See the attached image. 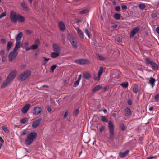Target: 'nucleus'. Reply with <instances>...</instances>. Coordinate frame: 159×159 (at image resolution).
Segmentation results:
<instances>
[{"label":"nucleus","instance_id":"1","mask_svg":"<svg viewBox=\"0 0 159 159\" xmlns=\"http://www.w3.org/2000/svg\"><path fill=\"white\" fill-rule=\"evenodd\" d=\"M16 70H13L11 71L8 75L7 78L3 82L1 85V88H4L10 82L13 80L16 77Z\"/></svg>","mask_w":159,"mask_h":159},{"label":"nucleus","instance_id":"2","mask_svg":"<svg viewBox=\"0 0 159 159\" xmlns=\"http://www.w3.org/2000/svg\"><path fill=\"white\" fill-rule=\"evenodd\" d=\"M37 136V133L35 132H31L29 133L27 137L25 139V144L30 145L32 143L34 140L35 139Z\"/></svg>","mask_w":159,"mask_h":159},{"label":"nucleus","instance_id":"3","mask_svg":"<svg viewBox=\"0 0 159 159\" xmlns=\"http://www.w3.org/2000/svg\"><path fill=\"white\" fill-rule=\"evenodd\" d=\"M31 72L30 70L25 71L20 74L18 77V79L20 81H23L28 78L31 74Z\"/></svg>","mask_w":159,"mask_h":159},{"label":"nucleus","instance_id":"4","mask_svg":"<svg viewBox=\"0 0 159 159\" xmlns=\"http://www.w3.org/2000/svg\"><path fill=\"white\" fill-rule=\"evenodd\" d=\"M68 37L72 46L75 48H78V44L75 37L70 33L68 34Z\"/></svg>","mask_w":159,"mask_h":159},{"label":"nucleus","instance_id":"5","mask_svg":"<svg viewBox=\"0 0 159 159\" xmlns=\"http://www.w3.org/2000/svg\"><path fill=\"white\" fill-rule=\"evenodd\" d=\"M108 128L110 132V138L113 139L114 136V126L112 122L110 121L108 122Z\"/></svg>","mask_w":159,"mask_h":159},{"label":"nucleus","instance_id":"6","mask_svg":"<svg viewBox=\"0 0 159 159\" xmlns=\"http://www.w3.org/2000/svg\"><path fill=\"white\" fill-rule=\"evenodd\" d=\"M10 18L11 21L14 23H16L17 21L18 15L13 11L11 12Z\"/></svg>","mask_w":159,"mask_h":159},{"label":"nucleus","instance_id":"7","mask_svg":"<svg viewBox=\"0 0 159 159\" xmlns=\"http://www.w3.org/2000/svg\"><path fill=\"white\" fill-rule=\"evenodd\" d=\"M17 53L16 52H14L13 50L11 52L9 55L8 58L10 61H12L15 60L17 55Z\"/></svg>","mask_w":159,"mask_h":159},{"label":"nucleus","instance_id":"8","mask_svg":"<svg viewBox=\"0 0 159 159\" xmlns=\"http://www.w3.org/2000/svg\"><path fill=\"white\" fill-rule=\"evenodd\" d=\"M75 62L77 64L83 65L87 63V60L85 59H81L75 60Z\"/></svg>","mask_w":159,"mask_h":159},{"label":"nucleus","instance_id":"9","mask_svg":"<svg viewBox=\"0 0 159 159\" xmlns=\"http://www.w3.org/2000/svg\"><path fill=\"white\" fill-rule=\"evenodd\" d=\"M103 72V68L102 66H101L100 67V68L98 71V77H95L94 80H98V81L100 79L101 76Z\"/></svg>","mask_w":159,"mask_h":159},{"label":"nucleus","instance_id":"10","mask_svg":"<svg viewBox=\"0 0 159 159\" xmlns=\"http://www.w3.org/2000/svg\"><path fill=\"white\" fill-rule=\"evenodd\" d=\"M42 120L41 118H39L35 120L32 124V127L33 128H36L40 124Z\"/></svg>","mask_w":159,"mask_h":159},{"label":"nucleus","instance_id":"11","mask_svg":"<svg viewBox=\"0 0 159 159\" xmlns=\"http://www.w3.org/2000/svg\"><path fill=\"white\" fill-rule=\"evenodd\" d=\"M30 107V105L29 104H27L24 106L21 109L22 112L24 113H26Z\"/></svg>","mask_w":159,"mask_h":159},{"label":"nucleus","instance_id":"12","mask_svg":"<svg viewBox=\"0 0 159 159\" xmlns=\"http://www.w3.org/2000/svg\"><path fill=\"white\" fill-rule=\"evenodd\" d=\"M34 114L35 115H37L41 112L42 109L40 107H36L34 108Z\"/></svg>","mask_w":159,"mask_h":159},{"label":"nucleus","instance_id":"13","mask_svg":"<svg viewBox=\"0 0 159 159\" xmlns=\"http://www.w3.org/2000/svg\"><path fill=\"white\" fill-rule=\"evenodd\" d=\"M124 111L125 113V115L127 116H130L132 114V112L130 108L127 107H126L125 110Z\"/></svg>","mask_w":159,"mask_h":159},{"label":"nucleus","instance_id":"14","mask_svg":"<svg viewBox=\"0 0 159 159\" xmlns=\"http://www.w3.org/2000/svg\"><path fill=\"white\" fill-rule=\"evenodd\" d=\"M139 28L138 27H136L134 28L131 32L130 37H132L139 30Z\"/></svg>","mask_w":159,"mask_h":159},{"label":"nucleus","instance_id":"15","mask_svg":"<svg viewBox=\"0 0 159 159\" xmlns=\"http://www.w3.org/2000/svg\"><path fill=\"white\" fill-rule=\"evenodd\" d=\"M82 76L81 75H79V77L78 78V79L77 80L75 81L74 83L73 86L74 87H76L79 84L81 80V78Z\"/></svg>","mask_w":159,"mask_h":159},{"label":"nucleus","instance_id":"16","mask_svg":"<svg viewBox=\"0 0 159 159\" xmlns=\"http://www.w3.org/2000/svg\"><path fill=\"white\" fill-rule=\"evenodd\" d=\"M53 48L55 52L59 53L60 51V48L55 43H54L53 44Z\"/></svg>","mask_w":159,"mask_h":159},{"label":"nucleus","instance_id":"17","mask_svg":"<svg viewBox=\"0 0 159 159\" xmlns=\"http://www.w3.org/2000/svg\"><path fill=\"white\" fill-rule=\"evenodd\" d=\"M21 46L20 41H16L15 47L13 50L14 52H16L18 48H19Z\"/></svg>","mask_w":159,"mask_h":159},{"label":"nucleus","instance_id":"18","mask_svg":"<svg viewBox=\"0 0 159 159\" xmlns=\"http://www.w3.org/2000/svg\"><path fill=\"white\" fill-rule=\"evenodd\" d=\"M23 36V33L22 32H20L16 37V41H20V40Z\"/></svg>","mask_w":159,"mask_h":159},{"label":"nucleus","instance_id":"19","mask_svg":"<svg viewBox=\"0 0 159 159\" xmlns=\"http://www.w3.org/2000/svg\"><path fill=\"white\" fill-rule=\"evenodd\" d=\"M129 150H127L125 152H120L119 154V156L121 158H123L125 157L129 152Z\"/></svg>","mask_w":159,"mask_h":159},{"label":"nucleus","instance_id":"20","mask_svg":"<svg viewBox=\"0 0 159 159\" xmlns=\"http://www.w3.org/2000/svg\"><path fill=\"white\" fill-rule=\"evenodd\" d=\"M59 26L61 30L62 31H64L65 29V27L64 24L63 22L61 21L59 23Z\"/></svg>","mask_w":159,"mask_h":159},{"label":"nucleus","instance_id":"21","mask_svg":"<svg viewBox=\"0 0 159 159\" xmlns=\"http://www.w3.org/2000/svg\"><path fill=\"white\" fill-rule=\"evenodd\" d=\"M156 80L155 79L152 77H151L149 80V83L151 85L152 87H153L154 85V83Z\"/></svg>","mask_w":159,"mask_h":159},{"label":"nucleus","instance_id":"22","mask_svg":"<svg viewBox=\"0 0 159 159\" xmlns=\"http://www.w3.org/2000/svg\"><path fill=\"white\" fill-rule=\"evenodd\" d=\"M151 66L154 70H159V68L157 65L154 62H152L151 64Z\"/></svg>","mask_w":159,"mask_h":159},{"label":"nucleus","instance_id":"23","mask_svg":"<svg viewBox=\"0 0 159 159\" xmlns=\"http://www.w3.org/2000/svg\"><path fill=\"white\" fill-rule=\"evenodd\" d=\"M76 30H77L78 33L80 37L81 38H83L84 35L82 31L78 28H77L76 29Z\"/></svg>","mask_w":159,"mask_h":159},{"label":"nucleus","instance_id":"24","mask_svg":"<svg viewBox=\"0 0 159 159\" xmlns=\"http://www.w3.org/2000/svg\"><path fill=\"white\" fill-rule=\"evenodd\" d=\"M18 20L20 22H23L25 21V18L22 16L18 15L17 20Z\"/></svg>","mask_w":159,"mask_h":159},{"label":"nucleus","instance_id":"25","mask_svg":"<svg viewBox=\"0 0 159 159\" xmlns=\"http://www.w3.org/2000/svg\"><path fill=\"white\" fill-rule=\"evenodd\" d=\"M83 76L84 78L86 79H88L91 77V75L89 73L85 72L83 73Z\"/></svg>","mask_w":159,"mask_h":159},{"label":"nucleus","instance_id":"26","mask_svg":"<svg viewBox=\"0 0 159 159\" xmlns=\"http://www.w3.org/2000/svg\"><path fill=\"white\" fill-rule=\"evenodd\" d=\"M59 55V53L57 52H53L51 54V57L53 58H55Z\"/></svg>","mask_w":159,"mask_h":159},{"label":"nucleus","instance_id":"27","mask_svg":"<svg viewBox=\"0 0 159 159\" xmlns=\"http://www.w3.org/2000/svg\"><path fill=\"white\" fill-rule=\"evenodd\" d=\"M21 5L23 8L24 9L25 11H28V7H27V5L25 3V2H22L21 3Z\"/></svg>","mask_w":159,"mask_h":159},{"label":"nucleus","instance_id":"28","mask_svg":"<svg viewBox=\"0 0 159 159\" xmlns=\"http://www.w3.org/2000/svg\"><path fill=\"white\" fill-rule=\"evenodd\" d=\"M102 88L101 86L100 85H96L93 89V91L94 92L99 90Z\"/></svg>","mask_w":159,"mask_h":159},{"label":"nucleus","instance_id":"29","mask_svg":"<svg viewBox=\"0 0 159 159\" xmlns=\"http://www.w3.org/2000/svg\"><path fill=\"white\" fill-rule=\"evenodd\" d=\"M29 133V132L26 130H24L20 132V134L21 135L28 134Z\"/></svg>","mask_w":159,"mask_h":159},{"label":"nucleus","instance_id":"30","mask_svg":"<svg viewBox=\"0 0 159 159\" xmlns=\"http://www.w3.org/2000/svg\"><path fill=\"white\" fill-rule=\"evenodd\" d=\"M57 66L56 65H53L51 66L50 68V72L53 73L54 72V70L56 68Z\"/></svg>","mask_w":159,"mask_h":159},{"label":"nucleus","instance_id":"31","mask_svg":"<svg viewBox=\"0 0 159 159\" xmlns=\"http://www.w3.org/2000/svg\"><path fill=\"white\" fill-rule=\"evenodd\" d=\"M12 43L11 41H10L8 42L7 46V48L8 50H9L11 49L12 47Z\"/></svg>","mask_w":159,"mask_h":159},{"label":"nucleus","instance_id":"32","mask_svg":"<svg viewBox=\"0 0 159 159\" xmlns=\"http://www.w3.org/2000/svg\"><path fill=\"white\" fill-rule=\"evenodd\" d=\"M120 15L118 13H116L114 14V17L116 20L120 19Z\"/></svg>","mask_w":159,"mask_h":159},{"label":"nucleus","instance_id":"33","mask_svg":"<svg viewBox=\"0 0 159 159\" xmlns=\"http://www.w3.org/2000/svg\"><path fill=\"white\" fill-rule=\"evenodd\" d=\"M28 121V119L26 117L20 120V122L22 124L26 123Z\"/></svg>","mask_w":159,"mask_h":159},{"label":"nucleus","instance_id":"34","mask_svg":"<svg viewBox=\"0 0 159 159\" xmlns=\"http://www.w3.org/2000/svg\"><path fill=\"white\" fill-rule=\"evenodd\" d=\"M120 85L124 88H126L128 86V83L127 82L122 83Z\"/></svg>","mask_w":159,"mask_h":159},{"label":"nucleus","instance_id":"35","mask_svg":"<svg viewBox=\"0 0 159 159\" xmlns=\"http://www.w3.org/2000/svg\"><path fill=\"white\" fill-rule=\"evenodd\" d=\"M139 7L141 10H143L145 8V6L143 4H141L139 5Z\"/></svg>","mask_w":159,"mask_h":159},{"label":"nucleus","instance_id":"36","mask_svg":"<svg viewBox=\"0 0 159 159\" xmlns=\"http://www.w3.org/2000/svg\"><path fill=\"white\" fill-rule=\"evenodd\" d=\"M88 10L87 9H84L79 12L80 14H86L88 12Z\"/></svg>","mask_w":159,"mask_h":159},{"label":"nucleus","instance_id":"37","mask_svg":"<svg viewBox=\"0 0 159 159\" xmlns=\"http://www.w3.org/2000/svg\"><path fill=\"white\" fill-rule=\"evenodd\" d=\"M101 117L102 121L106 123L108 122V120L104 116H102Z\"/></svg>","mask_w":159,"mask_h":159},{"label":"nucleus","instance_id":"38","mask_svg":"<svg viewBox=\"0 0 159 159\" xmlns=\"http://www.w3.org/2000/svg\"><path fill=\"white\" fill-rule=\"evenodd\" d=\"M138 90V88L137 86H136L133 88V92L134 93H136Z\"/></svg>","mask_w":159,"mask_h":159},{"label":"nucleus","instance_id":"39","mask_svg":"<svg viewBox=\"0 0 159 159\" xmlns=\"http://www.w3.org/2000/svg\"><path fill=\"white\" fill-rule=\"evenodd\" d=\"M146 63H147V64H151V63L153 62V61H151L148 58V57H146Z\"/></svg>","mask_w":159,"mask_h":159},{"label":"nucleus","instance_id":"40","mask_svg":"<svg viewBox=\"0 0 159 159\" xmlns=\"http://www.w3.org/2000/svg\"><path fill=\"white\" fill-rule=\"evenodd\" d=\"M38 46L36 44H34L32 45L31 47V49L32 50H35L38 47Z\"/></svg>","mask_w":159,"mask_h":159},{"label":"nucleus","instance_id":"41","mask_svg":"<svg viewBox=\"0 0 159 159\" xmlns=\"http://www.w3.org/2000/svg\"><path fill=\"white\" fill-rule=\"evenodd\" d=\"M105 129V126L103 125H102L101 126L100 128V131L101 132H102Z\"/></svg>","mask_w":159,"mask_h":159},{"label":"nucleus","instance_id":"42","mask_svg":"<svg viewBox=\"0 0 159 159\" xmlns=\"http://www.w3.org/2000/svg\"><path fill=\"white\" fill-rule=\"evenodd\" d=\"M35 44H36L37 45V46H39L40 44V40L39 39H37L35 42Z\"/></svg>","mask_w":159,"mask_h":159},{"label":"nucleus","instance_id":"43","mask_svg":"<svg viewBox=\"0 0 159 159\" xmlns=\"http://www.w3.org/2000/svg\"><path fill=\"white\" fill-rule=\"evenodd\" d=\"M84 31H85V33L88 36V37L89 38H90V34L89 33V31H88V29L87 28H85V29Z\"/></svg>","mask_w":159,"mask_h":159},{"label":"nucleus","instance_id":"44","mask_svg":"<svg viewBox=\"0 0 159 159\" xmlns=\"http://www.w3.org/2000/svg\"><path fill=\"white\" fill-rule=\"evenodd\" d=\"M2 128L3 129L5 132L6 133H7L8 132L9 130H8V129L6 127L4 126H2Z\"/></svg>","mask_w":159,"mask_h":159},{"label":"nucleus","instance_id":"45","mask_svg":"<svg viewBox=\"0 0 159 159\" xmlns=\"http://www.w3.org/2000/svg\"><path fill=\"white\" fill-rule=\"evenodd\" d=\"M98 59H99L100 60L102 61L105 60V58H104L102 56L99 55Z\"/></svg>","mask_w":159,"mask_h":159},{"label":"nucleus","instance_id":"46","mask_svg":"<svg viewBox=\"0 0 159 159\" xmlns=\"http://www.w3.org/2000/svg\"><path fill=\"white\" fill-rule=\"evenodd\" d=\"M6 16V13L5 12L3 13L0 14V19L2 18V17L5 16Z\"/></svg>","mask_w":159,"mask_h":159},{"label":"nucleus","instance_id":"47","mask_svg":"<svg viewBox=\"0 0 159 159\" xmlns=\"http://www.w3.org/2000/svg\"><path fill=\"white\" fill-rule=\"evenodd\" d=\"M120 127L122 130H124L125 129V126L123 124H122L120 125Z\"/></svg>","mask_w":159,"mask_h":159},{"label":"nucleus","instance_id":"48","mask_svg":"<svg viewBox=\"0 0 159 159\" xmlns=\"http://www.w3.org/2000/svg\"><path fill=\"white\" fill-rule=\"evenodd\" d=\"M121 8L123 10H125L127 9V6L126 5H123L121 6Z\"/></svg>","mask_w":159,"mask_h":159},{"label":"nucleus","instance_id":"49","mask_svg":"<svg viewBox=\"0 0 159 159\" xmlns=\"http://www.w3.org/2000/svg\"><path fill=\"white\" fill-rule=\"evenodd\" d=\"M4 51L3 50H1L0 51V55L4 56Z\"/></svg>","mask_w":159,"mask_h":159},{"label":"nucleus","instance_id":"50","mask_svg":"<svg viewBox=\"0 0 159 159\" xmlns=\"http://www.w3.org/2000/svg\"><path fill=\"white\" fill-rule=\"evenodd\" d=\"M47 110L48 112H50L51 111L52 109L50 106H48L47 107Z\"/></svg>","mask_w":159,"mask_h":159},{"label":"nucleus","instance_id":"51","mask_svg":"<svg viewBox=\"0 0 159 159\" xmlns=\"http://www.w3.org/2000/svg\"><path fill=\"white\" fill-rule=\"evenodd\" d=\"M68 115V111H66L65 113H64V117L65 118L66 117H67Z\"/></svg>","mask_w":159,"mask_h":159},{"label":"nucleus","instance_id":"52","mask_svg":"<svg viewBox=\"0 0 159 159\" xmlns=\"http://www.w3.org/2000/svg\"><path fill=\"white\" fill-rule=\"evenodd\" d=\"M79 110L78 109H76L74 113V114L76 115L78 114Z\"/></svg>","mask_w":159,"mask_h":159},{"label":"nucleus","instance_id":"53","mask_svg":"<svg viewBox=\"0 0 159 159\" xmlns=\"http://www.w3.org/2000/svg\"><path fill=\"white\" fill-rule=\"evenodd\" d=\"M115 10L117 11H119L120 10V7L119 6H116L115 7Z\"/></svg>","mask_w":159,"mask_h":159},{"label":"nucleus","instance_id":"54","mask_svg":"<svg viewBox=\"0 0 159 159\" xmlns=\"http://www.w3.org/2000/svg\"><path fill=\"white\" fill-rule=\"evenodd\" d=\"M159 98V95H156L154 97V99L156 100H157Z\"/></svg>","mask_w":159,"mask_h":159},{"label":"nucleus","instance_id":"55","mask_svg":"<svg viewBox=\"0 0 159 159\" xmlns=\"http://www.w3.org/2000/svg\"><path fill=\"white\" fill-rule=\"evenodd\" d=\"M151 16L152 18H155L157 16V15L156 13H152L151 15Z\"/></svg>","mask_w":159,"mask_h":159},{"label":"nucleus","instance_id":"56","mask_svg":"<svg viewBox=\"0 0 159 159\" xmlns=\"http://www.w3.org/2000/svg\"><path fill=\"white\" fill-rule=\"evenodd\" d=\"M116 41L118 42H120L121 41V39L120 37H118L117 38Z\"/></svg>","mask_w":159,"mask_h":159},{"label":"nucleus","instance_id":"57","mask_svg":"<svg viewBox=\"0 0 159 159\" xmlns=\"http://www.w3.org/2000/svg\"><path fill=\"white\" fill-rule=\"evenodd\" d=\"M132 102L131 100H129L128 101V103L129 105H131L132 104Z\"/></svg>","mask_w":159,"mask_h":159},{"label":"nucleus","instance_id":"58","mask_svg":"<svg viewBox=\"0 0 159 159\" xmlns=\"http://www.w3.org/2000/svg\"><path fill=\"white\" fill-rule=\"evenodd\" d=\"M43 58L44 59V60L46 61H47L49 60V58H46L44 57H43Z\"/></svg>","mask_w":159,"mask_h":159},{"label":"nucleus","instance_id":"59","mask_svg":"<svg viewBox=\"0 0 159 159\" xmlns=\"http://www.w3.org/2000/svg\"><path fill=\"white\" fill-rule=\"evenodd\" d=\"M1 41L2 43H5L6 42V41H5V39H1Z\"/></svg>","mask_w":159,"mask_h":159},{"label":"nucleus","instance_id":"60","mask_svg":"<svg viewBox=\"0 0 159 159\" xmlns=\"http://www.w3.org/2000/svg\"><path fill=\"white\" fill-rule=\"evenodd\" d=\"M29 45V43L28 42H25L24 44V46L25 47H27Z\"/></svg>","mask_w":159,"mask_h":159},{"label":"nucleus","instance_id":"61","mask_svg":"<svg viewBox=\"0 0 159 159\" xmlns=\"http://www.w3.org/2000/svg\"><path fill=\"white\" fill-rule=\"evenodd\" d=\"M0 141L2 143H4V140L1 137H0Z\"/></svg>","mask_w":159,"mask_h":159},{"label":"nucleus","instance_id":"62","mask_svg":"<svg viewBox=\"0 0 159 159\" xmlns=\"http://www.w3.org/2000/svg\"><path fill=\"white\" fill-rule=\"evenodd\" d=\"M154 157L153 156H151L148 157L146 159H152Z\"/></svg>","mask_w":159,"mask_h":159},{"label":"nucleus","instance_id":"63","mask_svg":"<svg viewBox=\"0 0 159 159\" xmlns=\"http://www.w3.org/2000/svg\"><path fill=\"white\" fill-rule=\"evenodd\" d=\"M156 31L157 33H159V27H157L156 28Z\"/></svg>","mask_w":159,"mask_h":159},{"label":"nucleus","instance_id":"64","mask_svg":"<svg viewBox=\"0 0 159 159\" xmlns=\"http://www.w3.org/2000/svg\"><path fill=\"white\" fill-rule=\"evenodd\" d=\"M31 49V47L30 46L29 48H26L25 50H26V51H28L30 50Z\"/></svg>","mask_w":159,"mask_h":159}]
</instances>
